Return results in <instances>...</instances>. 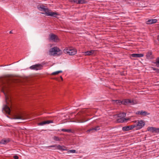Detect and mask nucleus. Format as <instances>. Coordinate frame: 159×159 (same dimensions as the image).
Segmentation results:
<instances>
[{
  "label": "nucleus",
  "instance_id": "nucleus-1",
  "mask_svg": "<svg viewBox=\"0 0 159 159\" xmlns=\"http://www.w3.org/2000/svg\"><path fill=\"white\" fill-rule=\"evenodd\" d=\"M45 7V6L43 5H38L37 6V8L39 10L45 12H41L42 14H45L47 16L57 17V15H58L57 13L51 11L48 8H46Z\"/></svg>",
  "mask_w": 159,
  "mask_h": 159
},
{
  "label": "nucleus",
  "instance_id": "nucleus-2",
  "mask_svg": "<svg viewBox=\"0 0 159 159\" xmlns=\"http://www.w3.org/2000/svg\"><path fill=\"white\" fill-rule=\"evenodd\" d=\"M6 104L4 105L3 108V111L7 114L10 115L11 113V109L12 108V105L11 101L8 98L6 97Z\"/></svg>",
  "mask_w": 159,
  "mask_h": 159
},
{
  "label": "nucleus",
  "instance_id": "nucleus-3",
  "mask_svg": "<svg viewBox=\"0 0 159 159\" xmlns=\"http://www.w3.org/2000/svg\"><path fill=\"white\" fill-rule=\"evenodd\" d=\"M62 52L61 50L57 47L52 48L49 50V54L51 55H60L62 54Z\"/></svg>",
  "mask_w": 159,
  "mask_h": 159
},
{
  "label": "nucleus",
  "instance_id": "nucleus-4",
  "mask_svg": "<svg viewBox=\"0 0 159 159\" xmlns=\"http://www.w3.org/2000/svg\"><path fill=\"white\" fill-rule=\"evenodd\" d=\"M132 122L135 124L136 126V129H141L145 125L144 121L143 120H134Z\"/></svg>",
  "mask_w": 159,
  "mask_h": 159
},
{
  "label": "nucleus",
  "instance_id": "nucleus-5",
  "mask_svg": "<svg viewBox=\"0 0 159 159\" xmlns=\"http://www.w3.org/2000/svg\"><path fill=\"white\" fill-rule=\"evenodd\" d=\"M64 52L69 55H73L76 53V50L71 47L66 48L63 51Z\"/></svg>",
  "mask_w": 159,
  "mask_h": 159
},
{
  "label": "nucleus",
  "instance_id": "nucleus-6",
  "mask_svg": "<svg viewBox=\"0 0 159 159\" xmlns=\"http://www.w3.org/2000/svg\"><path fill=\"white\" fill-rule=\"evenodd\" d=\"M126 114L125 112H120V123L126 122L130 120L129 118H124Z\"/></svg>",
  "mask_w": 159,
  "mask_h": 159
},
{
  "label": "nucleus",
  "instance_id": "nucleus-7",
  "mask_svg": "<svg viewBox=\"0 0 159 159\" xmlns=\"http://www.w3.org/2000/svg\"><path fill=\"white\" fill-rule=\"evenodd\" d=\"M49 148H57V149L61 151L66 150L67 151V148L64 146H61L60 145L55 144L54 145H52L48 147Z\"/></svg>",
  "mask_w": 159,
  "mask_h": 159
},
{
  "label": "nucleus",
  "instance_id": "nucleus-8",
  "mask_svg": "<svg viewBox=\"0 0 159 159\" xmlns=\"http://www.w3.org/2000/svg\"><path fill=\"white\" fill-rule=\"evenodd\" d=\"M124 105H126L128 104L134 105L135 104V103L134 100H131L129 99H124L122 101L120 100V103Z\"/></svg>",
  "mask_w": 159,
  "mask_h": 159
},
{
  "label": "nucleus",
  "instance_id": "nucleus-9",
  "mask_svg": "<svg viewBox=\"0 0 159 159\" xmlns=\"http://www.w3.org/2000/svg\"><path fill=\"white\" fill-rule=\"evenodd\" d=\"M43 65L40 64H37L32 65L30 67V68L31 70H40L42 69Z\"/></svg>",
  "mask_w": 159,
  "mask_h": 159
},
{
  "label": "nucleus",
  "instance_id": "nucleus-10",
  "mask_svg": "<svg viewBox=\"0 0 159 159\" xmlns=\"http://www.w3.org/2000/svg\"><path fill=\"white\" fill-rule=\"evenodd\" d=\"M49 38L51 40L54 42H57L58 40L57 36L53 34H49Z\"/></svg>",
  "mask_w": 159,
  "mask_h": 159
},
{
  "label": "nucleus",
  "instance_id": "nucleus-11",
  "mask_svg": "<svg viewBox=\"0 0 159 159\" xmlns=\"http://www.w3.org/2000/svg\"><path fill=\"white\" fill-rule=\"evenodd\" d=\"M146 57L147 59L150 60L154 58L152 52L151 51H148L146 53Z\"/></svg>",
  "mask_w": 159,
  "mask_h": 159
},
{
  "label": "nucleus",
  "instance_id": "nucleus-12",
  "mask_svg": "<svg viewBox=\"0 0 159 159\" xmlns=\"http://www.w3.org/2000/svg\"><path fill=\"white\" fill-rule=\"evenodd\" d=\"M100 129V127L98 126H97L94 127H93L87 131V132L88 133H91L93 132L97 131Z\"/></svg>",
  "mask_w": 159,
  "mask_h": 159
},
{
  "label": "nucleus",
  "instance_id": "nucleus-13",
  "mask_svg": "<svg viewBox=\"0 0 159 159\" xmlns=\"http://www.w3.org/2000/svg\"><path fill=\"white\" fill-rule=\"evenodd\" d=\"M136 114L142 116H146L149 115L150 113L145 111H137Z\"/></svg>",
  "mask_w": 159,
  "mask_h": 159
},
{
  "label": "nucleus",
  "instance_id": "nucleus-14",
  "mask_svg": "<svg viewBox=\"0 0 159 159\" xmlns=\"http://www.w3.org/2000/svg\"><path fill=\"white\" fill-rule=\"evenodd\" d=\"M10 87V84L8 82H7L6 83H3L2 85V88L5 89L7 90Z\"/></svg>",
  "mask_w": 159,
  "mask_h": 159
},
{
  "label": "nucleus",
  "instance_id": "nucleus-15",
  "mask_svg": "<svg viewBox=\"0 0 159 159\" xmlns=\"http://www.w3.org/2000/svg\"><path fill=\"white\" fill-rule=\"evenodd\" d=\"M52 121L51 120H48L44 121L39 123L38 125H43L46 124H48L50 123H52Z\"/></svg>",
  "mask_w": 159,
  "mask_h": 159
},
{
  "label": "nucleus",
  "instance_id": "nucleus-16",
  "mask_svg": "<svg viewBox=\"0 0 159 159\" xmlns=\"http://www.w3.org/2000/svg\"><path fill=\"white\" fill-rule=\"evenodd\" d=\"M95 52V50H90L84 52L85 55L90 56L91 55L94 54V52Z\"/></svg>",
  "mask_w": 159,
  "mask_h": 159
},
{
  "label": "nucleus",
  "instance_id": "nucleus-17",
  "mask_svg": "<svg viewBox=\"0 0 159 159\" xmlns=\"http://www.w3.org/2000/svg\"><path fill=\"white\" fill-rule=\"evenodd\" d=\"M157 21V19H151L148 20L146 22V24H151L153 23H155Z\"/></svg>",
  "mask_w": 159,
  "mask_h": 159
},
{
  "label": "nucleus",
  "instance_id": "nucleus-18",
  "mask_svg": "<svg viewBox=\"0 0 159 159\" xmlns=\"http://www.w3.org/2000/svg\"><path fill=\"white\" fill-rule=\"evenodd\" d=\"M131 57H142L143 56V54H137L134 53L133 54L131 55Z\"/></svg>",
  "mask_w": 159,
  "mask_h": 159
},
{
  "label": "nucleus",
  "instance_id": "nucleus-19",
  "mask_svg": "<svg viewBox=\"0 0 159 159\" xmlns=\"http://www.w3.org/2000/svg\"><path fill=\"white\" fill-rule=\"evenodd\" d=\"M9 140L8 139H3L0 141V144H6L7 143L9 142Z\"/></svg>",
  "mask_w": 159,
  "mask_h": 159
},
{
  "label": "nucleus",
  "instance_id": "nucleus-20",
  "mask_svg": "<svg viewBox=\"0 0 159 159\" xmlns=\"http://www.w3.org/2000/svg\"><path fill=\"white\" fill-rule=\"evenodd\" d=\"M156 128L152 127H148V131H150L152 132H155Z\"/></svg>",
  "mask_w": 159,
  "mask_h": 159
},
{
  "label": "nucleus",
  "instance_id": "nucleus-21",
  "mask_svg": "<svg viewBox=\"0 0 159 159\" xmlns=\"http://www.w3.org/2000/svg\"><path fill=\"white\" fill-rule=\"evenodd\" d=\"M22 117V116L20 114H17L15 116V118L16 119H23Z\"/></svg>",
  "mask_w": 159,
  "mask_h": 159
},
{
  "label": "nucleus",
  "instance_id": "nucleus-22",
  "mask_svg": "<svg viewBox=\"0 0 159 159\" xmlns=\"http://www.w3.org/2000/svg\"><path fill=\"white\" fill-rule=\"evenodd\" d=\"M122 130L124 131H126L129 130V126H124L122 128Z\"/></svg>",
  "mask_w": 159,
  "mask_h": 159
},
{
  "label": "nucleus",
  "instance_id": "nucleus-23",
  "mask_svg": "<svg viewBox=\"0 0 159 159\" xmlns=\"http://www.w3.org/2000/svg\"><path fill=\"white\" fill-rule=\"evenodd\" d=\"M154 64H156L157 67H159V57H157L156 58Z\"/></svg>",
  "mask_w": 159,
  "mask_h": 159
},
{
  "label": "nucleus",
  "instance_id": "nucleus-24",
  "mask_svg": "<svg viewBox=\"0 0 159 159\" xmlns=\"http://www.w3.org/2000/svg\"><path fill=\"white\" fill-rule=\"evenodd\" d=\"M61 130L62 131L67 132L68 133H71L72 132V130L71 129H61Z\"/></svg>",
  "mask_w": 159,
  "mask_h": 159
},
{
  "label": "nucleus",
  "instance_id": "nucleus-25",
  "mask_svg": "<svg viewBox=\"0 0 159 159\" xmlns=\"http://www.w3.org/2000/svg\"><path fill=\"white\" fill-rule=\"evenodd\" d=\"M86 2L84 0H78L77 2V4H83L85 3Z\"/></svg>",
  "mask_w": 159,
  "mask_h": 159
},
{
  "label": "nucleus",
  "instance_id": "nucleus-26",
  "mask_svg": "<svg viewBox=\"0 0 159 159\" xmlns=\"http://www.w3.org/2000/svg\"><path fill=\"white\" fill-rule=\"evenodd\" d=\"M53 139L54 140H56V141H60L61 140V138H59L57 136H54L53 137Z\"/></svg>",
  "mask_w": 159,
  "mask_h": 159
},
{
  "label": "nucleus",
  "instance_id": "nucleus-27",
  "mask_svg": "<svg viewBox=\"0 0 159 159\" xmlns=\"http://www.w3.org/2000/svg\"><path fill=\"white\" fill-rule=\"evenodd\" d=\"M129 130H132L134 128L136 129V126L135 124L134 125H132L130 126H129Z\"/></svg>",
  "mask_w": 159,
  "mask_h": 159
},
{
  "label": "nucleus",
  "instance_id": "nucleus-28",
  "mask_svg": "<svg viewBox=\"0 0 159 159\" xmlns=\"http://www.w3.org/2000/svg\"><path fill=\"white\" fill-rule=\"evenodd\" d=\"M129 130H132L134 128L136 129V126L135 124L134 125H132L130 126H129Z\"/></svg>",
  "mask_w": 159,
  "mask_h": 159
},
{
  "label": "nucleus",
  "instance_id": "nucleus-29",
  "mask_svg": "<svg viewBox=\"0 0 159 159\" xmlns=\"http://www.w3.org/2000/svg\"><path fill=\"white\" fill-rule=\"evenodd\" d=\"M62 72V71L61 70L58 71H57L53 72L52 73V75H57L60 73H61Z\"/></svg>",
  "mask_w": 159,
  "mask_h": 159
},
{
  "label": "nucleus",
  "instance_id": "nucleus-30",
  "mask_svg": "<svg viewBox=\"0 0 159 159\" xmlns=\"http://www.w3.org/2000/svg\"><path fill=\"white\" fill-rule=\"evenodd\" d=\"M68 152H70L72 153H76V151L75 150H67Z\"/></svg>",
  "mask_w": 159,
  "mask_h": 159
},
{
  "label": "nucleus",
  "instance_id": "nucleus-31",
  "mask_svg": "<svg viewBox=\"0 0 159 159\" xmlns=\"http://www.w3.org/2000/svg\"><path fill=\"white\" fill-rule=\"evenodd\" d=\"M70 1L71 2L76 3L77 4V0H70Z\"/></svg>",
  "mask_w": 159,
  "mask_h": 159
},
{
  "label": "nucleus",
  "instance_id": "nucleus-32",
  "mask_svg": "<svg viewBox=\"0 0 159 159\" xmlns=\"http://www.w3.org/2000/svg\"><path fill=\"white\" fill-rule=\"evenodd\" d=\"M112 101L114 103H117L119 102V100H112Z\"/></svg>",
  "mask_w": 159,
  "mask_h": 159
},
{
  "label": "nucleus",
  "instance_id": "nucleus-33",
  "mask_svg": "<svg viewBox=\"0 0 159 159\" xmlns=\"http://www.w3.org/2000/svg\"><path fill=\"white\" fill-rule=\"evenodd\" d=\"M155 132H156L157 133H159V128H156Z\"/></svg>",
  "mask_w": 159,
  "mask_h": 159
},
{
  "label": "nucleus",
  "instance_id": "nucleus-34",
  "mask_svg": "<svg viewBox=\"0 0 159 159\" xmlns=\"http://www.w3.org/2000/svg\"><path fill=\"white\" fill-rule=\"evenodd\" d=\"M86 121V120H78V122H79V123H83L84 122H85Z\"/></svg>",
  "mask_w": 159,
  "mask_h": 159
},
{
  "label": "nucleus",
  "instance_id": "nucleus-35",
  "mask_svg": "<svg viewBox=\"0 0 159 159\" xmlns=\"http://www.w3.org/2000/svg\"><path fill=\"white\" fill-rule=\"evenodd\" d=\"M13 158H14V159H19V157L16 155H15L14 156H13Z\"/></svg>",
  "mask_w": 159,
  "mask_h": 159
},
{
  "label": "nucleus",
  "instance_id": "nucleus-36",
  "mask_svg": "<svg viewBox=\"0 0 159 159\" xmlns=\"http://www.w3.org/2000/svg\"><path fill=\"white\" fill-rule=\"evenodd\" d=\"M153 70H157V71L158 72H159V69H156V68H153Z\"/></svg>",
  "mask_w": 159,
  "mask_h": 159
},
{
  "label": "nucleus",
  "instance_id": "nucleus-37",
  "mask_svg": "<svg viewBox=\"0 0 159 159\" xmlns=\"http://www.w3.org/2000/svg\"><path fill=\"white\" fill-rule=\"evenodd\" d=\"M157 40H158V41H159V35H158L157 36Z\"/></svg>",
  "mask_w": 159,
  "mask_h": 159
},
{
  "label": "nucleus",
  "instance_id": "nucleus-38",
  "mask_svg": "<svg viewBox=\"0 0 159 159\" xmlns=\"http://www.w3.org/2000/svg\"><path fill=\"white\" fill-rule=\"evenodd\" d=\"M9 33H10V34H12V31H10L9 32Z\"/></svg>",
  "mask_w": 159,
  "mask_h": 159
},
{
  "label": "nucleus",
  "instance_id": "nucleus-39",
  "mask_svg": "<svg viewBox=\"0 0 159 159\" xmlns=\"http://www.w3.org/2000/svg\"><path fill=\"white\" fill-rule=\"evenodd\" d=\"M61 80H63V78H62V77L61 76Z\"/></svg>",
  "mask_w": 159,
  "mask_h": 159
},
{
  "label": "nucleus",
  "instance_id": "nucleus-40",
  "mask_svg": "<svg viewBox=\"0 0 159 159\" xmlns=\"http://www.w3.org/2000/svg\"><path fill=\"white\" fill-rule=\"evenodd\" d=\"M120 22L122 21V20H121L120 19Z\"/></svg>",
  "mask_w": 159,
  "mask_h": 159
},
{
  "label": "nucleus",
  "instance_id": "nucleus-41",
  "mask_svg": "<svg viewBox=\"0 0 159 159\" xmlns=\"http://www.w3.org/2000/svg\"><path fill=\"white\" fill-rule=\"evenodd\" d=\"M119 120V119H118L117 120V122H118Z\"/></svg>",
  "mask_w": 159,
  "mask_h": 159
},
{
  "label": "nucleus",
  "instance_id": "nucleus-42",
  "mask_svg": "<svg viewBox=\"0 0 159 159\" xmlns=\"http://www.w3.org/2000/svg\"><path fill=\"white\" fill-rule=\"evenodd\" d=\"M121 75H123V74H121Z\"/></svg>",
  "mask_w": 159,
  "mask_h": 159
},
{
  "label": "nucleus",
  "instance_id": "nucleus-43",
  "mask_svg": "<svg viewBox=\"0 0 159 159\" xmlns=\"http://www.w3.org/2000/svg\"><path fill=\"white\" fill-rule=\"evenodd\" d=\"M121 16V17H122L123 16Z\"/></svg>",
  "mask_w": 159,
  "mask_h": 159
}]
</instances>
